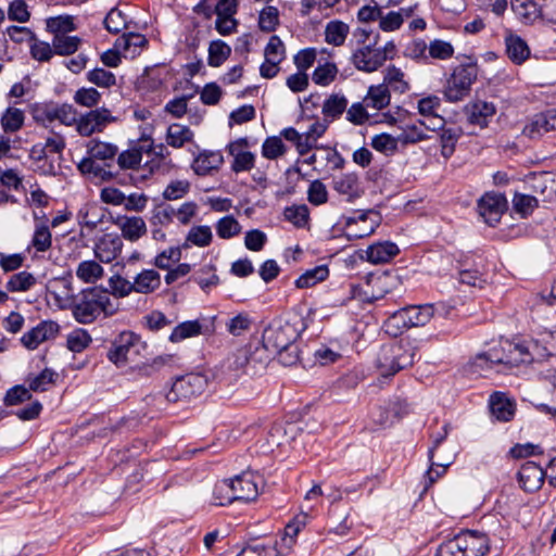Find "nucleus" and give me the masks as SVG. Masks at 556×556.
<instances>
[{"label": "nucleus", "mask_w": 556, "mask_h": 556, "mask_svg": "<svg viewBox=\"0 0 556 556\" xmlns=\"http://www.w3.org/2000/svg\"><path fill=\"white\" fill-rule=\"evenodd\" d=\"M108 291L98 288L85 289L73 305V315L80 324L92 323L101 313L111 316L116 312Z\"/></svg>", "instance_id": "nucleus-1"}, {"label": "nucleus", "mask_w": 556, "mask_h": 556, "mask_svg": "<svg viewBox=\"0 0 556 556\" xmlns=\"http://www.w3.org/2000/svg\"><path fill=\"white\" fill-rule=\"evenodd\" d=\"M416 349L407 339L383 344L378 353L377 367L382 377L394 376L414 363Z\"/></svg>", "instance_id": "nucleus-2"}, {"label": "nucleus", "mask_w": 556, "mask_h": 556, "mask_svg": "<svg viewBox=\"0 0 556 556\" xmlns=\"http://www.w3.org/2000/svg\"><path fill=\"white\" fill-rule=\"evenodd\" d=\"M300 337V330L290 320H273L263 331L262 342L270 353L288 351Z\"/></svg>", "instance_id": "nucleus-3"}, {"label": "nucleus", "mask_w": 556, "mask_h": 556, "mask_svg": "<svg viewBox=\"0 0 556 556\" xmlns=\"http://www.w3.org/2000/svg\"><path fill=\"white\" fill-rule=\"evenodd\" d=\"M393 53L392 42L379 45L377 37H365L363 46L354 52L353 60L358 70L372 72L391 59Z\"/></svg>", "instance_id": "nucleus-4"}, {"label": "nucleus", "mask_w": 556, "mask_h": 556, "mask_svg": "<svg viewBox=\"0 0 556 556\" xmlns=\"http://www.w3.org/2000/svg\"><path fill=\"white\" fill-rule=\"evenodd\" d=\"M478 68L473 63L460 64L453 70L444 86L443 94L448 102H458L470 92L477 79Z\"/></svg>", "instance_id": "nucleus-5"}, {"label": "nucleus", "mask_w": 556, "mask_h": 556, "mask_svg": "<svg viewBox=\"0 0 556 556\" xmlns=\"http://www.w3.org/2000/svg\"><path fill=\"white\" fill-rule=\"evenodd\" d=\"M207 384L206 378L201 374H187L175 379L170 390L164 395L168 402H178L190 400L200 395ZM159 401L163 400V395L157 396Z\"/></svg>", "instance_id": "nucleus-6"}, {"label": "nucleus", "mask_w": 556, "mask_h": 556, "mask_svg": "<svg viewBox=\"0 0 556 556\" xmlns=\"http://www.w3.org/2000/svg\"><path fill=\"white\" fill-rule=\"evenodd\" d=\"M117 119L106 108L90 110L79 116L76 131L83 137H90L96 132H102Z\"/></svg>", "instance_id": "nucleus-7"}, {"label": "nucleus", "mask_w": 556, "mask_h": 556, "mask_svg": "<svg viewBox=\"0 0 556 556\" xmlns=\"http://www.w3.org/2000/svg\"><path fill=\"white\" fill-rule=\"evenodd\" d=\"M140 344V338L131 332L124 331L119 333L111 344L108 351V358L114 365L125 366L131 353H137V346Z\"/></svg>", "instance_id": "nucleus-8"}, {"label": "nucleus", "mask_w": 556, "mask_h": 556, "mask_svg": "<svg viewBox=\"0 0 556 556\" xmlns=\"http://www.w3.org/2000/svg\"><path fill=\"white\" fill-rule=\"evenodd\" d=\"M507 208V200L504 194L486 192L478 202V211L483 220L495 226Z\"/></svg>", "instance_id": "nucleus-9"}, {"label": "nucleus", "mask_w": 556, "mask_h": 556, "mask_svg": "<svg viewBox=\"0 0 556 556\" xmlns=\"http://www.w3.org/2000/svg\"><path fill=\"white\" fill-rule=\"evenodd\" d=\"M454 539L465 556H484L489 552V538L485 533L467 530Z\"/></svg>", "instance_id": "nucleus-10"}, {"label": "nucleus", "mask_w": 556, "mask_h": 556, "mask_svg": "<svg viewBox=\"0 0 556 556\" xmlns=\"http://www.w3.org/2000/svg\"><path fill=\"white\" fill-rule=\"evenodd\" d=\"M233 485V492L237 501L250 502L254 501L258 493V483L262 478L253 472H242L232 479H229Z\"/></svg>", "instance_id": "nucleus-11"}, {"label": "nucleus", "mask_w": 556, "mask_h": 556, "mask_svg": "<svg viewBox=\"0 0 556 556\" xmlns=\"http://www.w3.org/2000/svg\"><path fill=\"white\" fill-rule=\"evenodd\" d=\"M551 130H556V110L533 115L523 126L522 135L538 139Z\"/></svg>", "instance_id": "nucleus-12"}, {"label": "nucleus", "mask_w": 556, "mask_h": 556, "mask_svg": "<svg viewBox=\"0 0 556 556\" xmlns=\"http://www.w3.org/2000/svg\"><path fill=\"white\" fill-rule=\"evenodd\" d=\"M123 247V240L118 235L105 233L94 243L93 253L99 262L109 264L119 256Z\"/></svg>", "instance_id": "nucleus-13"}, {"label": "nucleus", "mask_w": 556, "mask_h": 556, "mask_svg": "<svg viewBox=\"0 0 556 556\" xmlns=\"http://www.w3.org/2000/svg\"><path fill=\"white\" fill-rule=\"evenodd\" d=\"M59 333V325L52 320H43L21 338L22 344L28 350H35L45 341L54 339Z\"/></svg>", "instance_id": "nucleus-14"}, {"label": "nucleus", "mask_w": 556, "mask_h": 556, "mask_svg": "<svg viewBox=\"0 0 556 556\" xmlns=\"http://www.w3.org/2000/svg\"><path fill=\"white\" fill-rule=\"evenodd\" d=\"M236 10V0H216L215 28L220 35H229L230 33L236 30L237 21L233 18Z\"/></svg>", "instance_id": "nucleus-15"}, {"label": "nucleus", "mask_w": 556, "mask_h": 556, "mask_svg": "<svg viewBox=\"0 0 556 556\" xmlns=\"http://www.w3.org/2000/svg\"><path fill=\"white\" fill-rule=\"evenodd\" d=\"M544 470L534 462L525 463L518 471L520 486L526 492L538 491L544 481Z\"/></svg>", "instance_id": "nucleus-16"}, {"label": "nucleus", "mask_w": 556, "mask_h": 556, "mask_svg": "<svg viewBox=\"0 0 556 556\" xmlns=\"http://www.w3.org/2000/svg\"><path fill=\"white\" fill-rule=\"evenodd\" d=\"M248 140L241 138L228 146L229 154L233 156L231 168L236 173L248 172L253 168L255 156L253 153L245 151Z\"/></svg>", "instance_id": "nucleus-17"}, {"label": "nucleus", "mask_w": 556, "mask_h": 556, "mask_svg": "<svg viewBox=\"0 0 556 556\" xmlns=\"http://www.w3.org/2000/svg\"><path fill=\"white\" fill-rule=\"evenodd\" d=\"M137 52L130 51L129 37H117L113 48L101 54V62L109 67H117L122 58H136Z\"/></svg>", "instance_id": "nucleus-18"}, {"label": "nucleus", "mask_w": 556, "mask_h": 556, "mask_svg": "<svg viewBox=\"0 0 556 556\" xmlns=\"http://www.w3.org/2000/svg\"><path fill=\"white\" fill-rule=\"evenodd\" d=\"M333 189L346 197L348 201L359 198L363 193L358 175L355 173L341 174L333 179Z\"/></svg>", "instance_id": "nucleus-19"}, {"label": "nucleus", "mask_w": 556, "mask_h": 556, "mask_svg": "<svg viewBox=\"0 0 556 556\" xmlns=\"http://www.w3.org/2000/svg\"><path fill=\"white\" fill-rule=\"evenodd\" d=\"M489 404L491 414L496 420L506 422L513 419L516 405L504 393L495 392L492 394Z\"/></svg>", "instance_id": "nucleus-20"}, {"label": "nucleus", "mask_w": 556, "mask_h": 556, "mask_svg": "<svg viewBox=\"0 0 556 556\" xmlns=\"http://www.w3.org/2000/svg\"><path fill=\"white\" fill-rule=\"evenodd\" d=\"M496 110L493 103L485 101H476L466 108L467 119L471 125L480 128L488 126L489 118L495 114Z\"/></svg>", "instance_id": "nucleus-21"}, {"label": "nucleus", "mask_w": 556, "mask_h": 556, "mask_svg": "<svg viewBox=\"0 0 556 556\" xmlns=\"http://www.w3.org/2000/svg\"><path fill=\"white\" fill-rule=\"evenodd\" d=\"M151 149L152 143L148 139L141 140V142L132 148L117 154V164L122 169L135 168L140 164L142 153L150 152Z\"/></svg>", "instance_id": "nucleus-22"}, {"label": "nucleus", "mask_w": 556, "mask_h": 556, "mask_svg": "<svg viewBox=\"0 0 556 556\" xmlns=\"http://www.w3.org/2000/svg\"><path fill=\"white\" fill-rule=\"evenodd\" d=\"M397 245L390 241L377 242L366 250V260L371 264H384L399 254Z\"/></svg>", "instance_id": "nucleus-23"}, {"label": "nucleus", "mask_w": 556, "mask_h": 556, "mask_svg": "<svg viewBox=\"0 0 556 556\" xmlns=\"http://www.w3.org/2000/svg\"><path fill=\"white\" fill-rule=\"evenodd\" d=\"M416 5L408 8H401L397 12L391 11L386 15L380 13L379 27L384 33L397 30L405 20L413 17Z\"/></svg>", "instance_id": "nucleus-24"}, {"label": "nucleus", "mask_w": 556, "mask_h": 556, "mask_svg": "<svg viewBox=\"0 0 556 556\" xmlns=\"http://www.w3.org/2000/svg\"><path fill=\"white\" fill-rule=\"evenodd\" d=\"M86 148L87 154L91 155V157H94L98 161H102L105 166H110L109 162L114 161L118 154L117 146L98 139H91L88 141Z\"/></svg>", "instance_id": "nucleus-25"}, {"label": "nucleus", "mask_w": 556, "mask_h": 556, "mask_svg": "<svg viewBox=\"0 0 556 556\" xmlns=\"http://www.w3.org/2000/svg\"><path fill=\"white\" fill-rule=\"evenodd\" d=\"M118 227L124 239L136 242L147 232V225L142 217H124L119 220Z\"/></svg>", "instance_id": "nucleus-26"}, {"label": "nucleus", "mask_w": 556, "mask_h": 556, "mask_svg": "<svg viewBox=\"0 0 556 556\" xmlns=\"http://www.w3.org/2000/svg\"><path fill=\"white\" fill-rule=\"evenodd\" d=\"M391 96L386 84L374 85L368 88L364 98L367 108L380 111L390 104Z\"/></svg>", "instance_id": "nucleus-27"}, {"label": "nucleus", "mask_w": 556, "mask_h": 556, "mask_svg": "<svg viewBox=\"0 0 556 556\" xmlns=\"http://www.w3.org/2000/svg\"><path fill=\"white\" fill-rule=\"evenodd\" d=\"M161 286V275L154 269H143L134 279L135 292L148 294Z\"/></svg>", "instance_id": "nucleus-28"}, {"label": "nucleus", "mask_w": 556, "mask_h": 556, "mask_svg": "<svg viewBox=\"0 0 556 556\" xmlns=\"http://www.w3.org/2000/svg\"><path fill=\"white\" fill-rule=\"evenodd\" d=\"M35 228L30 244V248H34L36 252H47L52 247V233L49 226L45 222H38L37 217H35Z\"/></svg>", "instance_id": "nucleus-29"}, {"label": "nucleus", "mask_w": 556, "mask_h": 556, "mask_svg": "<svg viewBox=\"0 0 556 556\" xmlns=\"http://www.w3.org/2000/svg\"><path fill=\"white\" fill-rule=\"evenodd\" d=\"M511 9L515 14L526 24H531L541 18V9L532 0H513Z\"/></svg>", "instance_id": "nucleus-30"}, {"label": "nucleus", "mask_w": 556, "mask_h": 556, "mask_svg": "<svg viewBox=\"0 0 556 556\" xmlns=\"http://www.w3.org/2000/svg\"><path fill=\"white\" fill-rule=\"evenodd\" d=\"M212 240L213 232L210 226H192L187 233L182 248L187 249L190 248L191 245L205 248L211 244Z\"/></svg>", "instance_id": "nucleus-31"}, {"label": "nucleus", "mask_w": 556, "mask_h": 556, "mask_svg": "<svg viewBox=\"0 0 556 556\" xmlns=\"http://www.w3.org/2000/svg\"><path fill=\"white\" fill-rule=\"evenodd\" d=\"M223 163V156L218 152H202L193 161L192 168L195 174L205 176L212 169H216Z\"/></svg>", "instance_id": "nucleus-32"}, {"label": "nucleus", "mask_w": 556, "mask_h": 556, "mask_svg": "<svg viewBox=\"0 0 556 556\" xmlns=\"http://www.w3.org/2000/svg\"><path fill=\"white\" fill-rule=\"evenodd\" d=\"M405 311L410 328L425 326L435 313L432 304L410 305L406 306Z\"/></svg>", "instance_id": "nucleus-33"}, {"label": "nucleus", "mask_w": 556, "mask_h": 556, "mask_svg": "<svg viewBox=\"0 0 556 556\" xmlns=\"http://www.w3.org/2000/svg\"><path fill=\"white\" fill-rule=\"evenodd\" d=\"M103 276V267L94 260L83 261L76 268V277L85 283H94Z\"/></svg>", "instance_id": "nucleus-34"}, {"label": "nucleus", "mask_w": 556, "mask_h": 556, "mask_svg": "<svg viewBox=\"0 0 556 556\" xmlns=\"http://www.w3.org/2000/svg\"><path fill=\"white\" fill-rule=\"evenodd\" d=\"M507 56L515 63L521 64L530 56V48L521 37H506Z\"/></svg>", "instance_id": "nucleus-35"}, {"label": "nucleus", "mask_w": 556, "mask_h": 556, "mask_svg": "<svg viewBox=\"0 0 556 556\" xmlns=\"http://www.w3.org/2000/svg\"><path fill=\"white\" fill-rule=\"evenodd\" d=\"M77 29L75 17L72 15H58L46 20V30L52 35H67Z\"/></svg>", "instance_id": "nucleus-36"}, {"label": "nucleus", "mask_w": 556, "mask_h": 556, "mask_svg": "<svg viewBox=\"0 0 556 556\" xmlns=\"http://www.w3.org/2000/svg\"><path fill=\"white\" fill-rule=\"evenodd\" d=\"M506 355V348H493L485 353L477 355L473 365L480 369L492 368L494 365L505 366Z\"/></svg>", "instance_id": "nucleus-37"}, {"label": "nucleus", "mask_w": 556, "mask_h": 556, "mask_svg": "<svg viewBox=\"0 0 556 556\" xmlns=\"http://www.w3.org/2000/svg\"><path fill=\"white\" fill-rule=\"evenodd\" d=\"M329 269L327 265H318L304 271L296 280L295 286L300 289L311 288L327 279Z\"/></svg>", "instance_id": "nucleus-38"}, {"label": "nucleus", "mask_w": 556, "mask_h": 556, "mask_svg": "<svg viewBox=\"0 0 556 556\" xmlns=\"http://www.w3.org/2000/svg\"><path fill=\"white\" fill-rule=\"evenodd\" d=\"M410 328L405 307L392 313L383 323L384 331L392 337H397L404 330Z\"/></svg>", "instance_id": "nucleus-39"}, {"label": "nucleus", "mask_w": 556, "mask_h": 556, "mask_svg": "<svg viewBox=\"0 0 556 556\" xmlns=\"http://www.w3.org/2000/svg\"><path fill=\"white\" fill-rule=\"evenodd\" d=\"M97 159L91 157V155L88 154L78 163L77 167L83 175L93 178L105 179L112 177V173L106 169L108 166H102L97 163Z\"/></svg>", "instance_id": "nucleus-40"}, {"label": "nucleus", "mask_w": 556, "mask_h": 556, "mask_svg": "<svg viewBox=\"0 0 556 556\" xmlns=\"http://www.w3.org/2000/svg\"><path fill=\"white\" fill-rule=\"evenodd\" d=\"M97 159L91 157V155L88 154L78 163L77 167L83 175L93 178L105 179L112 177V173L106 169L108 166H102L97 163Z\"/></svg>", "instance_id": "nucleus-41"}, {"label": "nucleus", "mask_w": 556, "mask_h": 556, "mask_svg": "<svg viewBox=\"0 0 556 556\" xmlns=\"http://www.w3.org/2000/svg\"><path fill=\"white\" fill-rule=\"evenodd\" d=\"M463 130L459 127L443 128L440 134L442 156L448 159L455 151L456 143L462 137Z\"/></svg>", "instance_id": "nucleus-42"}, {"label": "nucleus", "mask_w": 556, "mask_h": 556, "mask_svg": "<svg viewBox=\"0 0 556 556\" xmlns=\"http://www.w3.org/2000/svg\"><path fill=\"white\" fill-rule=\"evenodd\" d=\"M193 134L189 127L173 124L167 129L166 142L173 148H181L186 142L192 140Z\"/></svg>", "instance_id": "nucleus-43"}, {"label": "nucleus", "mask_w": 556, "mask_h": 556, "mask_svg": "<svg viewBox=\"0 0 556 556\" xmlns=\"http://www.w3.org/2000/svg\"><path fill=\"white\" fill-rule=\"evenodd\" d=\"M231 48L220 39L213 40L208 47L207 62L210 66H220L230 55Z\"/></svg>", "instance_id": "nucleus-44"}, {"label": "nucleus", "mask_w": 556, "mask_h": 556, "mask_svg": "<svg viewBox=\"0 0 556 556\" xmlns=\"http://www.w3.org/2000/svg\"><path fill=\"white\" fill-rule=\"evenodd\" d=\"M232 488L233 485L229 479L218 481L213 491V504L217 506H225L237 501Z\"/></svg>", "instance_id": "nucleus-45"}, {"label": "nucleus", "mask_w": 556, "mask_h": 556, "mask_svg": "<svg viewBox=\"0 0 556 556\" xmlns=\"http://www.w3.org/2000/svg\"><path fill=\"white\" fill-rule=\"evenodd\" d=\"M37 282L36 277L28 271H20L10 277L7 289L10 292H25L30 290Z\"/></svg>", "instance_id": "nucleus-46"}, {"label": "nucleus", "mask_w": 556, "mask_h": 556, "mask_svg": "<svg viewBox=\"0 0 556 556\" xmlns=\"http://www.w3.org/2000/svg\"><path fill=\"white\" fill-rule=\"evenodd\" d=\"M201 329L202 326L198 320L184 321L174 328L169 336V341L175 343L199 336L201 333Z\"/></svg>", "instance_id": "nucleus-47"}, {"label": "nucleus", "mask_w": 556, "mask_h": 556, "mask_svg": "<svg viewBox=\"0 0 556 556\" xmlns=\"http://www.w3.org/2000/svg\"><path fill=\"white\" fill-rule=\"evenodd\" d=\"M215 229L219 238L227 240L238 236L242 227L232 215H227L217 220Z\"/></svg>", "instance_id": "nucleus-48"}, {"label": "nucleus", "mask_w": 556, "mask_h": 556, "mask_svg": "<svg viewBox=\"0 0 556 556\" xmlns=\"http://www.w3.org/2000/svg\"><path fill=\"white\" fill-rule=\"evenodd\" d=\"M65 149V139L58 134H54L52 137L46 139L43 146L36 144L31 153L37 154L38 159H41L47 155V153H62Z\"/></svg>", "instance_id": "nucleus-49"}, {"label": "nucleus", "mask_w": 556, "mask_h": 556, "mask_svg": "<svg viewBox=\"0 0 556 556\" xmlns=\"http://www.w3.org/2000/svg\"><path fill=\"white\" fill-rule=\"evenodd\" d=\"M399 142V135L393 137L382 132L372 137L371 147L386 155H391L396 152Z\"/></svg>", "instance_id": "nucleus-50"}, {"label": "nucleus", "mask_w": 556, "mask_h": 556, "mask_svg": "<svg viewBox=\"0 0 556 556\" xmlns=\"http://www.w3.org/2000/svg\"><path fill=\"white\" fill-rule=\"evenodd\" d=\"M55 377L56 374L50 368L43 369L37 376H29L27 378L29 390L34 392L47 391L49 386L54 383Z\"/></svg>", "instance_id": "nucleus-51"}, {"label": "nucleus", "mask_w": 556, "mask_h": 556, "mask_svg": "<svg viewBox=\"0 0 556 556\" xmlns=\"http://www.w3.org/2000/svg\"><path fill=\"white\" fill-rule=\"evenodd\" d=\"M523 344L526 354H529L528 357H530V363L543 361L552 354V348L544 345L540 338L525 340Z\"/></svg>", "instance_id": "nucleus-52"}, {"label": "nucleus", "mask_w": 556, "mask_h": 556, "mask_svg": "<svg viewBox=\"0 0 556 556\" xmlns=\"http://www.w3.org/2000/svg\"><path fill=\"white\" fill-rule=\"evenodd\" d=\"M507 345V355L505 359V366L508 368H513L515 366H519L520 364H530L529 354H526V350L523 341L517 344L506 343Z\"/></svg>", "instance_id": "nucleus-53"}, {"label": "nucleus", "mask_w": 556, "mask_h": 556, "mask_svg": "<svg viewBox=\"0 0 556 556\" xmlns=\"http://www.w3.org/2000/svg\"><path fill=\"white\" fill-rule=\"evenodd\" d=\"M77 218L80 225L93 230L102 222L103 214L96 205L87 204L79 210Z\"/></svg>", "instance_id": "nucleus-54"}, {"label": "nucleus", "mask_w": 556, "mask_h": 556, "mask_svg": "<svg viewBox=\"0 0 556 556\" xmlns=\"http://www.w3.org/2000/svg\"><path fill=\"white\" fill-rule=\"evenodd\" d=\"M287 152V147L282 139L277 136L268 137L263 142L262 155L268 160H276Z\"/></svg>", "instance_id": "nucleus-55"}, {"label": "nucleus", "mask_w": 556, "mask_h": 556, "mask_svg": "<svg viewBox=\"0 0 556 556\" xmlns=\"http://www.w3.org/2000/svg\"><path fill=\"white\" fill-rule=\"evenodd\" d=\"M111 293L115 298H125L131 292H135L134 281L122 277L121 275H113L108 280Z\"/></svg>", "instance_id": "nucleus-56"}, {"label": "nucleus", "mask_w": 556, "mask_h": 556, "mask_svg": "<svg viewBox=\"0 0 556 556\" xmlns=\"http://www.w3.org/2000/svg\"><path fill=\"white\" fill-rule=\"evenodd\" d=\"M348 100L343 96L332 94L323 105V113L326 117L336 118L340 116L346 109Z\"/></svg>", "instance_id": "nucleus-57"}, {"label": "nucleus", "mask_w": 556, "mask_h": 556, "mask_svg": "<svg viewBox=\"0 0 556 556\" xmlns=\"http://www.w3.org/2000/svg\"><path fill=\"white\" fill-rule=\"evenodd\" d=\"M278 24L279 11L276 7L267 5L260 12L258 25L261 30L266 33L274 31Z\"/></svg>", "instance_id": "nucleus-58"}, {"label": "nucleus", "mask_w": 556, "mask_h": 556, "mask_svg": "<svg viewBox=\"0 0 556 556\" xmlns=\"http://www.w3.org/2000/svg\"><path fill=\"white\" fill-rule=\"evenodd\" d=\"M237 556H278V552L273 543L252 542Z\"/></svg>", "instance_id": "nucleus-59"}, {"label": "nucleus", "mask_w": 556, "mask_h": 556, "mask_svg": "<svg viewBox=\"0 0 556 556\" xmlns=\"http://www.w3.org/2000/svg\"><path fill=\"white\" fill-rule=\"evenodd\" d=\"M87 79L98 87L101 88H110L114 85H116V77L115 75L104 68L97 67L92 71L88 72Z\"/></svg>", "instance_id": "nucleus-60"}, {"label": "nucleus", "mask_w": 556, "mask_h": 556, "mask_svg": "<svg viewBox=\"0 0 556 556\" xmlns=\"http://www.w3.org/2000/svg\"><path fill=\"white\" fill-rule=\"evenodd\" d=\"M78 45V37H52V48L54 54H73L77 51Z\"/></svg>", "instance_id": "nucleus-61"}, {"label": "nucleus", "mask_w": 556, "mask_h": 556, "mask_svg": "<svg viewBox=\"0 0 556 556\" xmlns=\"http://www.w3.org/2000/svg\"><path fill=\"white\" fill-rule=\"evenodd\" d=\"M29 48L31 56L38 61H49L53 53V48L49 42L39 40L38 37H29Z\"/></svg>", "instance_id": "nucleus-62"}, {"label": "nucleus", "mask_w": 556, "mask_h": 556, "mask_svg": "<svg viewBox=\"0 0 556 556\" xmlns=\"http://www.w3.org/2000/svg\"><path fill=\"white\" fill-rule=\"evenodd\" d=\"M1 123L5 131L14 132L22 127L24 113L20 109L9 108L2 115Z\"/></svg>", "instance_id": "nucleus-63"}, {"label": "nucleus", "mask_w": 556, "mask_h": 556, "mask_svg": "<svg viewBox=\"0 0 556 556\" xmlns=\"http://www.w3.org/2000/svg\"><path fill=\"white\" fill-rule=\"evenodd\" d=\"M90 343L91 337L84 329H76L67 337V348L75 353L84 351Z\"/></svg>", "instance_id": "nucleus-64"}]
</instances>
